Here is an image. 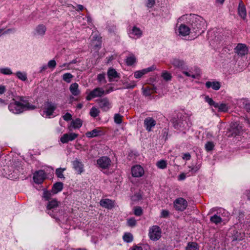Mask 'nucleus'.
<instances>
[{"label":"nucleus","mask_w":250,"mask_h":250,"mask_svg":"<svg viewBox=\"0 0 250 250\" xmlns=\"http://www.w3.org/2000/svg\"><path fill=\"white\" fill-rule=\"evenodd\" d=\"M174 126L176 129H179L183 126V123L181 121H178L175 119H173Z\"/></svg>","instance_id":"42"},{"label":"nucleus","mask_w":250,"mask_h":250,"mask_svg":"<svg viewBox=\"0 0 250 250\" xmlns=\"http://www.w3.org/2000/svg\"><path fill=\"white\" fill-rule=\"evenodd\" d=\"M62 118L64 120L68 121L72 119V115L70 113L67 112L62 116Z\"/></svg>","instance_id":"55"},{"label":"nucleus","mask_w":250,"mask_h":250,"mask_svg":"<svg viewBox=\"0 0 250 250\" xmlns=\"http://www.w3.org/2000/svg\"><path fill=\"white\" fill-rule=\"evenodd\" d=\"M7 104L6 101L0 98V106H3Z\"/></svg>","instance_id":"62"},{"label":"nucleus","mask_w":250,"mask_h":250,"mask_svg":"<svg viewBox=\"0 0 250 250\" xmlns=\"http://www.w3.org/2000/svg\"><path fill=\"white\" fill-rule=\"evenodd\" d=\"M52 191H45L43 192V197L46 201H49V200L51 199V196H52Z\"/></svg>","instance_id":"46"},{"label":"nucleus","mask_w":250,"mask_h":250,"mask_svg":"<svg viewBox=\"0 0 250 250\" xmlns=\"http://www.w3.org/2000/svg\"><path fill=\"white\" fill-rule=\"evenodd\" d=\"M124 85H125V87L127 89H132L136 86V84L134 82H131L130 83L125 82L124 83Z\"/></svg>","instance_id":"48"},{"label":"nucleus","mask_w":250,"mask_h":250,"mask_svg":"<svg viewBox=\"0 0 250 250\" xmlns=\"http://www.w3.org/2000/svg\"><path fill=\"white\" fill-rule=\"evenodd\" d=\"M57 108V104L51 102H45L40 110L41 115L45 118H51Z\"/></svg>","instance_id":"3"},{"label":"nucleus","mask_w":250,"mask_h":250,"mask_svg":"<svg viewBox=\"0 0 250 250\" xmlns=\"http://www.w3.org/2000/svg\"><path fill=\"white\" fill-rule=\"evenodd\" d=\"M190 157L191 156L190 154L189 153H187L184 154L183 156V159L186 160H188L190 159Z\"/></svg>","instance_id":"61"},{"label":"nucleus","mask_w":250,"mask_h":250,"mask_svg":"<svg viewBox=\"0 0 250 250\" xmlns=\"http://www.w3.org/2000/svg\"><path fill=\"white\" fill-rule=\"evenodd\" d=\"M109 92V90H107L105 92L102 87H96L87 94L86 99L87 101H90L94 98L101 97L105 94H107Z\"/></svg>","instance_id":"5"},{"label":"nucleus","mask_w":250,"mask_h":250,"mask_svg":"<svg viewBox=\"0 0 250 250\" xmlns=\"http://www.w3.org/2000/svg\"><path fill=\"white\" fill-rule=\"evenodd\" d=\"M190 168L189 171H191L192 173H195L197 172L200 168L199 165H196L194 167H188Z\"/></svg>","instance_id":"53"},{"label":"nucleus","mask_w":250,"mask_h":250,"mask_svg":"<svg viewBox=\"0 0 250 250\" xmlns=\"http://www.w3.org/2000/svg\"><path fill=\"white\" fill-rule=\"evenodd\" d=\"M100 205L105 208L111 209L114 208L115 202L109 199H102L100 202Z\"/></svg>","instance_id":"17"},{"label":"nucleus","mask_w":250,"mask_h":250,"mask_svg":"<svg viewBox=\"0 0 250 250\" xmlns=\"http://www.w3.org/2000/svg\"><path fill=\"white\" fill-rule=\"evenodd\" d=\"M174 207L177 210L183 211L188 206L187 201L183 198L176 199L173 203Z\"/></svg>","instance_id":"8"},{"label":"nucleus","mask_w":250,"mask_h":250,"mask_svg":"<svg viewBox=\"0 0 250 250\" xmlns=\"http://www.w3.org/2000/svg\"><path fill=\"white\" fill-rule=\"evenodd\" d=\"M60 202L55 199L49 201L46 207L47 213L53 217L55 218L60 211Z\"/></svg>","instance_id":"4"},{"label":"nucleus","mask_w":250,"mask_h":250,"mask_svg":"<svg viewBox=\"0 0 250 250\" xmlns=\"http://www.w3.org/2000/svg\"><path fill=\"white\" fill-rule=\"evenodd\" d=\"M132 176L134 177H141L144 174V170L140 165H135L131 168Z\"/></svg>","instance_id":"11"},{"label":"nucleus","mask_w":250,"mask_h":250,"mask_svg":"<svg viewBox=\"0 0 250 250\" xmlns=\"http://www.w3.org/2000/svg\"><path fill=\"white\" fill-rule=\"evenodd\" d=\"M136 58L134 55L131 54L126 59V63L127 65H132L136 62Z\"/></svg>","instance_id":"31"},{"label":"nucleus","mask_w":250,"mask_h":250,"mask_svg":"<svg viewBox=\"0 0 250 250\" xmlns=\"http://www.w3.org/2000/svg\"><path fill=\"white\" fill-rule=\"evenodd\" d=\"M46 174L42 170H40L35 172L33 175V180L35 183L38 184L42 183L45 179Z\"/></svg>","instance_id":"10"},{"label":"nucleus","mask_w":250,"mask_h":250,"mask_svg":"<svg viewBox=\"0 0 250 250\" xmlns=\"http://www.w3.org/2000/svg\"><path fill=\"white\" fill-rule=\"evenodd\" d=\"M65 168H57L56 170V174L57 175V176L59 178H61V179H64V177L63 176V172L64 170H65Z\"/></svg>","instance_id":"37"},{"label":"nucleus","mask_w":250,"mask_h":250,"mask_svg":"<svg viewBox=\"0 0 250 250\" xmlns=\"http://www.w3.org/2000/svg\"><path fill=\"white\" fill-rule=\"evenodd\" d=\"M15 75L22 81H25L27 79V74L25 72L17 71Z\"/></svg>","instance_id":"29"},{"label":"nucleus","mask_w":250,"mask_h":250,"mask_svg":"<svg viewBox=\"0 0 250 250\" xmlns=\"http://www.w3.org/2000/svg\"><path fill=\"white\" fill-rule=\"evenodd\" d=\"M186 250H198L197 244L196 243H189L186 247Z\"/></svg>","instance_id":"39"},{"label":"nucleus","mask_w":250,"mask_h":250,"mask_svg":"<svg viewBox=\"0 0 250 250\" xmlns=\"http://www.w3.org/2000/svg\"><path fill=\"white\" fill-rule=\"evenodd\" d=\"M97 164L100 168L103 169H107L110 167L111 161L110 159L107 156H102L97 159Z\"/></svg>","instance_id":"7"},{"label":"nucleus","mask_w":250,"mask_h":250,"mask_svg":"<svg viewBox=\"0 0 250 250\" xmlns=\"http://www.w3.org/2000/svg\"><path fill=\"white\" fill-rule=\"evenodd\" d=\"M136 220L134 218H130L127 220V225L130 227H133L136 226Z\"/></svg>","instance_id":"44"},{"label":"nucleus","mask_w":250,"mask_h":250,"mask_svg":"<svg viewBox=\"0 0 250 250\" xmlns=\"http://www.w3.org/2000/svg\"><path fill=\"white\" fill-rule=\"evenodd\" d=\"M128 34L130 38L133 39L140 38L142 35V32L141 29L136 26H133L132 29L129 30Z\"/></svg>","instance_id":"15"},{"label":"nucleus","mask_w":250,"mask_h":250,"mask_svg":"<svg viewBox=\"0 0 250 250\" xmlns=\"http://www.w3.org/2000/svg\"><path fill=\"white\" fill-rule=\"evenodd\" d=\"M97 80L101 83H105L106 80L105 78V74L102 73L99 74L97 76Z\"/></svg>","instance_id":"45"},{"label":"nucleus","mask_w":250,"mask_h":250,"mask_svg":"<svg viewBox=\"0 0 250 250\" xmlns=\"http://www.w3.org/2000/svg\"><path fill=\"white\" fill-rule=\"evenodd\" d=\"M56 66V62L54 60H51L48 62L47 66L48 67L53 69Z\"/></svg>","instance_id":"51"},{"label":"nucleus","mask_w":250,"mask_h":250,"mask_svg":"<svg viewBox=\"0 0 250 250\" xmlns=\"http://www.w3.org/2000/svg\"><path fill=\"white\" fill-rule=\"evenodd\" d=\"M210 221L212 223L217 225L222 222V219L219 216L215 214L210 217Z\"/></svg>","instance_id":"30"},{"label":"nucleus","mask_w":250,"mask_h":250,"mask_svg":"<svg viewBox=\"0 0 250 250\" xmlns=\"http://www.w3.org/2000/svg\"><path fill=\"white\" fill-rule=\"evenodd\" d=\"M206 86L207 88H211L215 90H218L220 88V83L217 81H208L205 83Z\"/></svg>","instance_id":"22"},{"label":"nucleus","mask_w":250,"mask_h":250,"mask_svg":"<svg viewBox=\"0 0 250 250\" xmlns=\"http://www.w3.org/2000/svg\"><path fill=\"white\" fill-rule=\"evenodd\" d=\"M10 112L13 114H19L28 110H33L36 106L24 101L22 97H20L19 100L13 99L10 101L8 106Z\"/></svg>","instance_id":"2"},{"label":"nucleus","mask_w":250,"mask_h":250,"mask_svg":"<svg viewBox=\"0 0 250 250\" xmlns=\"http://www.w3.org/2000/svg\"><path fill=\"white\" fill-rule=\"evenodd\" d=\"M6 86L3 85H0V95L3 94L6 91Z\"/></svg>","instance_id":"60"},{"label":"nucleus","mask_w":250,"mask_h":250,"mask_svg":"<svg viewBox=\"0 0 250 250\" xmlns=\"http://www.w3.org/2000/svg\"><path fill=\"white\" fill-rule=\"evenodd\" d=\"M123 240L126 243H131L133 240V235L129 232H125L123 236Z\"/></svg>","instance_id":"28"},{"label":"nucleus","mask_w":250,"mask_h":250,"mask_svg":"<svg viewBox=\"0 0 250 250\" xmlns=\"http://www.w3.org/2000/svg\"><path fill=\"white\" fill-rule=\"evenodd\" d=\"M123 116L119 114H116L114 116V122L117 124H120L122 122Z\"/></svg>","instance_id":"47"},{"label":"nucleus","mask_w":250,"mask_h":250,"mask_svg":"<svg viewBox=\"0 0 250 250\" xmlns=\"http://www.w3.org/2000/svg\"><path fill=\"white\" fill-rule=\"evenodd\" d=\"M100 113V110L95 107H92L89 112L90 115L94 118L97 117Z\"/></svg>","instance_id":"33"},{"label":"nucleus","mask_w":250,"mask_h":250,"mask_svg":"<svg viewBox=\"0 0 250 250\" xmlns=\"http://www.w3.org/2000/svg\"><path fill=\"white\" fill-rule=\"evenodd\" d=\"M214 145L212 142H208L205 145V149L207 151H210L213 149Z\"/></svg>","instance_id":"43"},{"label":"nucleus","mask_w":250,"mask_h":250,"mask_svg":"<svg viewBox=\"0 0 250 250\" xmlns=\"http://www.w3.org/2000/svg\"><path fill=\"white\" fill-rule=\"evenodd\" d=\"M134 214L137 216H141L143 213V210L140 207H135L133 208Z\"/></svg>","instance_id":"41"},{"label":"nucleus","mask_w":250,"mask_h":250,"mask_svg":"<svg viewBox=\"0 0 250 250\" xmlns=\"http://www.w3.org/2000/svg\"><path fill=\"white\" fill-rule=\"evenodd\" d=\"M103 134V131L99 128H95L90 131L87 132L85 136L87 138H91L101 136Z\"/></svg>","instance_id":"18"},{"label":"nucleus","mask_w":250,"mask_h":250,"mask_svg":"<svg viewBox=\"0 0 250 250\" xmlns=\"http://www.w3.org/2000/svg\"><path fill=\"white\" fill-rule=\"evenodd\" d=\"M155 4V0H147L146 6L148 8H152Z\"/></svg>","instance_id":"56"},{"label":"nucleus","mask_w":250,"mask_h":250,"mask_svg":"<svg viewBox=\"0 0 250 250\" xmlns=\"http://www.w3.org/2000/svg\"><path fill=\"white\" fill-rule=\"evenodd\" d=\"M182 73L185 74L187 77H191L193 79L196 78V76L194 74H193L191 73L190 71H186L185 69H182Z\"/></svg>","instance_id":"52"},{"label":"nucleus","mask_w":250,"mask_h":250,"mask_svg":"<svg viewBox=\"0 0 250 250\" xmlns=\"http://www.w3.org/2000/svg\"><path fill=\"white\" fill-rule=\"evenodd\" d=\"M144 124L146 130L150 132L156 125V121L151 117H147L145 119Z\"/></svg>","instance_id":"13"},{"label":"nucleus","mask_w":250,"mask_h":250,"mask_svg":"<svg viewBox=\"0 0 250 250\" xmlns=\"http://www.w3.org/2000/svg\"><path fill=\"white\" fill-rule=\"evenodd\" d=\"M107 76L110 82H112L113 79L119 78V74L113 68H109L107 71Z\"/></svg>","instance_id":"21"},{"label":"nucleus","mask_w":250,"mask_h":250,"mask_svg":"<svg viewBox=\"0 0 250 250\" xmlns=\"http://www.w3.org/2000/svg\"><path fill=\"white\" fill-rule=\"evenodd\" d=\"M92 44L93 45L95 49L100 48L101 45V38L99 37H96L95 40L92 41Z\"/></svg>","instance_id":"36"},{"label":"nucleus","mask_w":250,"mask_h":250,"mask_svg":"<svg viewBox=\"0 0 250 250\" xmlns=\"http://www.w3.org/2000/svg\"><path fill=\"white\" fill-rule=\"evenodd\" d=\"M217 105L218 106L215 108H217L219 112H227L229 110L228 105L225 104L217 103Z\"/></svg>","instance_id":"27"},{"label":"nucleus","mask_w":250,"mask_h":250,"mask_svg":"<svg viewBox=\"0 0 250 250\" xmlns=\"http://www.w3.org/2000/svg\"><path fill=\"white\" fill-rule=\"evenodd\" d=\"M78 136V134L75 133H65L61 137L60 141L62 143L65 144L74 140Z\"/></svg>","instance_id":"12"},{"label":"nucleus","mask_w":250,"mask_h":250,"mask_svg":"<svg viewBox=\"0 0 250 250\" xmlns=\"http://www.w3.org/2000/svg\"><path fill=\"white\" fill-rule=\"evenodd\" d=\"M7 30L8 31V34L14 33L16 32V29L15 28H9Z\"/></svg>","instance_id":"64"},{"label":"nucleus","mask_w":250,"mask_h":250,"mask_svg":"<svg viewBox=\"0 0 250 250\" xmlns=\"http://www.w3.org/2000/svg\"><path fill=\"white\" fill-rule=\"evenodd\" d=\"M82 125V121L80 119H76L75 120H73L71 122V125L69 127L70 130H72L71 128H79Z\"/></svg>","instance_id":"26"},{"label":"nucleus","mask_w":250,"mask_h":250,"mask_svg":"<svg viewBox=\"0 0 250 250\" xmlns=\"http://www.w3.org/2000/svg\"><path fill=\"white\" fill-rule=\"evenodd\" d=\"M131 250H143V249L140 246H135L131 248Z\"/></svg>","instance_id":"63"},{"label":"nucleus","mask_w":250,"mask_h":250,"mask_svg":"<svg viewBox=\"0 0 250 250\" xmlns=\"http://www.w3.org/2000/svg\"><path fill=\"white\" fill-rule=\"evenodd\" d=\"M156 68V67L155 65H152L150 67L144 69L143 71L144 72L145 74H146L149 72L155 70Z\"/></svg>","instance_id":"54"},{"label":"nucleus","mask_w":250,"mask_h":250,"mask_svg":"<svg viewBox=\"0 0 250 250\" xmlns=\"http://www.w3.org/2000/svg\"><path fill=\"white\" fill-rule=\"evenodd\" d=\"M73 76L70 73H66L62 75V80L67 83L71 82Z\"/></svg>","instance_id":"34"},{"label":"nucleus","mask_w":250,"mask_h":250,"mask_svg":"<svg viewBox=\"0 0 250 250\" xmlns=\"http://www.w3.org/2000/svg\"><path fill=\"white\" fill-rule=\"evenodd\" d=\"M186 174L184 173H182L178 176V180L179 181H183L184 180L186 179Z\"/></svg>","instance_id":"59"},{"label":"nucleus","mask_w":250,"mask_h":250,"mask_svg":"<svg viewBox=\"0 0 250 250\" xmlns=\"http://www.w3.org/2000/svg\"><path fill=\"white\" fill-rule=\"evenodd\" d=\"M170 63L174 66L181 69H186L187 68L185 62L178 59H173L171 60Z\"/></svg>","instance_id":"16"},{"label":"nucleus","mask_w":250,"mask_h":250,"mask_svg":"<svg viewBox=\"0 0 250 250\" xmlns=\"http://www.w3.org/2000/svg\"><path fill=\"white\" fill-rule=\"evenodd\" d=\"M238 12L239 16L242 18H243V19H245L246 18L247 15L246 9L242 1H240V2L239 3Z\"/></svg>","instance_id":"23"},{"label":"nucleus","mask_w":250,"mask_h":250,"mask_svg":"<svg viewBox=\"0 0 250 250\" xmlns=\"http://www.w3.org/2000/svg\"><path fill=\"white\" fill-rule=\"evenodd\" d=\"M161 76L166 81H170L172 78L171 74L167 71H164L162 73Z\"/></svg>","instance_id":"35"},{"label":"nucleus","mask_w":250,"mask_h":250,"mask_svg":"<svg viewBox=\"0 0 250 250\" xmlns=\"http://www.w3.org/2000/svg\"><path fill=\"white\" fill-rule=\"evenodd\" d=\"M235 52L239 56H243L247 54L248 49L246 45L244 44L239 43L235 48Z\"/></svg>","instance_id":"14"},{"label":"nucleus","mask_w":250,"mask_h":250,"mask_svg":"<svg viewBox=\"0 0 250 250\" xmlns=\"http://www.w3.org/2000/svg\"><path fill=\"white\" fill-rule=\"evenodd\" d=\"M99 105L103 111H107L111 108V104L107 98H104L98 100Z\"/></svg>","instance_id":"9"},{"label":"nucleus","mask_w":250,"mask_h":250,"mask_svg":"<svg viewBox=\"0 0 250 250\" xmlns=\"http://www.w3.org/2000/svg\"><path fill=\"white\" fill-rule=\"evenodd\" d=\"M46 28L43 24L38 25L35 28V34L43 36L46 32Z\"/></svg>","instance_id":"24"},{"label":"nucleus","mask_w":250,"mask_h":250,"mask_svg":"<svg viewBox=\"0 0 250 250\" xmlns=\"http://www.w3.org/2000/svg\"><path fill=\"white\" fill-rule=\"evenodd\" d=\"M0 73L6 75H10L12 74L11 69L8 67L0 68Z\"/></svg>","instance_id":"40"},{"label":"nucleus","mask_w":250,"mask_h":250,"mask_svg":"<svg viewBox=\"0 0 250 250\" xmlns=\"http://www.w3.org/2000/svg\"><path fill=\"white\" fill-rule=\"evenodd\" d=\"M69 66H70V63H64L62 64V65H60V67H61V68H62V70H64V69L69 70L70 69Z\"/></svg>","instance_id":"58"},{"label":"nucleus","mask_w":250,"mask_h":250,"mask_svg":"<svg viewBox=\"0 0 250 250\" xmlns=\"http://www.w3.org/2000/svg\"><path fill=\"white\" fill-rule=\"evenodd\" d=\"M69 90L74 96H78L81 93V91L79 89V84L76 83H73L70 85Z\"/></svg>","instance_id":"20"},{"label":"nucleus","mask_w":250,"mask_h":250,"mask_svg":"<svg viewBox=\"0 0 250 250\" xmlns=\"http://www.w3.org/2000/svg\"><path fill=\"white\" fill-rule=\"evenodd\" d=\"M73 168L79 174L83 171V165L79 160L76 159L72 162Z\"/></svg>","instance_id":"19"},{"label":"nucleus","mask_w":250,"mask_h":250,"mask_svg":"<svg viewBox=\"0 0 250 250\" xmlns=\"http://www.w3.org/2000/svg\"><path fill=\"white\" fill-rule=\"evenodd\" d=\"M145 74L143 71V69H142L141 70H139L135 72L134 73V76L136 79H139L142 77Z\"/></svg>","instance_id":"49"},{"label":"nucleus","mask_w":250,"mask_h":250,"mask_svg":"<svg viewBox=\"0 0 250 250\" xmlns=\"http://www.w3.org/2000/svg\"><path fill=\"white\" fill-rule=\"evenodd\" d=\"M142 197L140 193H136L131 197V200L133 201H138L142 199Z\"/></svg>","instance_id":"50"},{"label":"nucleus","mask_w":250,"mask_h":250,"mask_svg":"<svg viewBox=\"0 0 250 250\" xmlns=\"http://www.w3.org/2000/svg\"><path fill=\"white\" fill-rule=\"evenodd\" d=\"M168 215L169 211L167 210L163 209L161 211L160 217L163 218H166L168 216Z\"/></svg>","instance_id":"57"},{"label":"nucleus","mask_w":250,"mask_h":250,"mask_svg":"<svg viewBox=\"0 0 250 250\" xmlns=\"http://www.w3.org/2000/svg\"><path fill=\"white\" fill-rule=\"evenodd\" d=\"M161 229L157 226H153L149 229L148 236L149 238L153 241H157L161 237Z\"/></svg>","instance_id":"6"},{"label":"nucleus","mask_w":250,"mask_h":250,"mask_svg":"<svg viewBox=\"0 0 250 250\" xmlns=\"http://www.w3.org/2000/svg\"><path fill=\"white\" fill-rule=\"evenodd\" d=\"M205 101L210 106H213L214 108L217 106V103L215 102L212 98H210L208 96H206L205 98Z\"/></svg>","instance_id":"32"},{"label":"nucleus","mask_w":250,"mask_h":250,"mask_svg":"<svg viewBox=\"0 0 250 250\" xmlns=\"http://www.w3.org/2000/svg\"><path fill=\"white\" fill-rule=\"evenodd\" d=\"M156 166L157 167L160 169H165L167 167V162L164 160H161L159 161L157 164Z\"/></svg>","instance_id":"38"},{"label":"nucleus","mask_w":250,"mask_h":250,"mask_svg":"<svg viewBox=\"0 0 250 250\" xmlns=\"http://www.w3.org/2000/svg\"><path fill=\"white\" fill-rule=\"evenodd\" d=\"M63 188V184L62 182H57L53 185L52 192L53 194H56L61 191Z\"/></svg>","instance_id":"25"},{"label":"nucleus","mask_w":250,"mask_h":250,"mask_svg":"<svg viewBox=\"0 0 250 250\" xmlns=\"http://www.w3.org/2000/svg\"><path fill=\"white\" fill-rule=\"evenodd\" d=\"M205 24V20L195 14L184 15L177 19V28L175 33L179 36L188 35L192 30L197 34L202 29Z\"/></svg>","instance_id":"1"}]
</instances>
